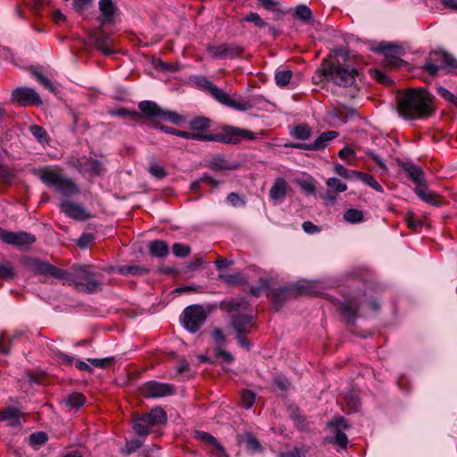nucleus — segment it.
I'll return each instance as SVG.
<instances>
[{
	"instance_id": "obj_1",
	"label": "nucleus",
	"mask_w": 457,
	"mask_h": 457,
	"mask_svg": "<svg viewBox=\"0 0 457 457\" xmlns=\"http://www.w3.org/2000/svg\"><path fill=\"white\" fill-rule=\"evenodd\" d=\"M397 112L405 120H424L436 111L434 96L425 88H409L399 92Z\"/></svg>"
},
{
	"instance_id": "obj_2",
	"label": "nucleus",
	"mask_w": 457,
	"mask_h": 457,
	"mask_svg": "<svg viewBox=\"0 0 457 457\" xmlns=\"http://www.w3.org/2000/svg\"><path fill=\"white\" fill-rule=\"evenodd\" d=\"M221 309L231 316V327L237 334H249L255 326L250 312L249 303L245 300H232L221 303Z\"/></svg>"
},
{
	"instance_id": "obj_3",
	"label": "nucleus",
	"mask_w": 457,
	"mask_h": 457,
	"mask_svg": "<svg viewBox=\"0 0 457 457\" xmlns=\"http://www.w3.org/2000/svg\"><path fill=\"white\" fill-rule=\"evenodd\" d=\"M319 71L325 79L331 80L339 87L353 86L359 74L355 68L341 64L336 59L323 60Z\"/></svg>"
},
{
	"instance_id": "obj_4",
	"label": "nucleus",
	"mask_w": 457,
	"mask_h": 457,
	"mask_svg": "<svg viewBox=\"0 0 457 457\" xmlns=\"http://www.w3.org/2000/svg\"><path fill=\"white\" fill-rule=\"evenodd\" d=\"M35 174L47 187H54L64 196H71L79 193L75 183L62 176V169L58 167L46 166L35 171Z\"/></svg>"
},
{
	"instance_id": "obj_5",
	"label": "nucleus",
	"mask_w": 457,
	"mask_h": 457,
	"mask_svg": "<svg viewBox=\"0 0 457 457\" xmlns=\"http://www.w3.org/2000/svg\"><path fill=\"white\" fill-rule=\"evenodd\" d=\"M64 281L72 284L82 292L95 293L101 288L102 281L98 275L91 270L89 266L74 265L71 272H67Z\"/></svg>"
},
{
	"instance_id": "obj_6",
	"label": "nucleus",
	"mask_w": 457,
	"mask_h": 457,
	"mask_svg": "<svg viewBox=\"0 0 457 457\" xmlns=\"http://www.w3.org/2000/svg\"><path fill=\"white\" fill-rule=\"evenodd\" d=\"M255 138L256 135L254 132L234 126H225L220 133L204 134V142H220L233 145L238 144L242 139L254 140Z\"/></svg>"
},
{
	"instance_id": "obj_7",
	"label": "nucleus",
	"mask_w": 457,
	"mask_h": 457,
	"mask_svg": "<svg viewBox=\"0 0 457 457\" xmlns=\"http://www.w3.org/2000/svg\"><path fill=\"white\" fill-rule=\"evenodd\" d=\"M141 115L144 118L154 119L158 118L172 124L179 125L184 121V117L176 112L164 110L156 103L152 101H142L138 104Z\"/></svg>"
},
{
	"instance_id": "obj_8",
	"label": "nucleus",
	"mask_w": 457,
	"mask_h": 457,
	"mask_svg": "<svg viewBox=\"0 0 457 457\" xmlns=\"http://www.w3.org/2000/svg\"><path fill=\"white\" fill-rule=\"evenodd\" d=\"M207 318L204 307L193 304L185 308L181 315V322L186 329L191 333L197 332L204 324Z\"/></svg>"
},
{
	"instance_id": "obj_9",
	"label": "nucleus",
	"mask_w": 457,
	"mask_h": 457,
	"mask_svg": "<svg viewBox=\"0 0 457 457\" xmlns=\"http://www.w3.org/2000/svg\"><path fill=\"white\" fill-rule=\"evenodd\" d=\"M375 51L385 57L384 62L386 66L399 67L404 63V61L402 59L404 52L400 46L380 43L375 47Z\"/></svg>"
},
{
	"instance_id": "obj_10",
	"label": "nucleus",
	"mask_w": 457,
	"mask_h": 457,
	"mask_svg": "<svg viewBox=\"0 0 457 457\" xmlns=\"http://www.w3.org/2000/svg\"><path fill=\"white\" fill-rule=\"evenodd\" d=\"M209 94L219 103L237 111H248L253 107V104L251 102L243 99H234L223 89L215 85L211 87Z\"/></svg>"
},
{
	"instance_id": "obj_11",
	"label": "nucleus",
	"mask_w": 457,
	"mask_h": 457,
	"mask_svg": "<svg viewBox=\"0 0 457 457\" xmlns=\"http://www.w3.org/2000/svg\"><path fill=\"white\" fill-rule=\"evenodd\" d=\"M140 394L146 398H159L174 394V386L168 383L149 381L139 387Z\"/></svg>"
},
{
	"instance_id": "obj_12",
	"label": "nucleus",
	"mask_w": 457,
	"mask_h": 457,
	"mask_svg": "<svg viewBox=\"0 0 457 457\" xmlns=\"http://www.w3.org/2000/svg\"><path fill=\"white\" fill-rule=\"evenodd\" d=\"M243 51V47L237 44L211 45L206 48L208 55L212 59H233L240 56Z\"/></svg>"
},
{
	"instance_id": "obj_13",
	"label": "nucleus",
	"mask_w": 457,
	"mask_h": 457,
	"mask_svg": "<svg viewBox=\"0 0 457 457\" xmlns=\"http://www.w3.org/2000/svg\"><path fill=\"white\" fill-rule=\"evenodd\" d=\"M12 101L19 104L21 106L42 104L39 95L30 87H18L12 93Z\"/></svg>"
},
{
	"instance_id": "obj_14",
	"label": "nucleus",
	"mask_w": 457,
	"mask_h": 457,
	"mask_svg": "<svg viewBox=\"0 0 457 457\" xmlns=\"http://www.w3.org/2000/svg\"><path fill=\"white\" fill-rule=\"evenodd\" d=\"M0 239L8 244L16 246L30 245L36 241L35 236L20 231L11 232L0 228Z\"/></svg>"
},
{
	"instance_id": "obj_15",
	"label": "nucleus",
	"mask_w": 457,
	"mask_h": 457,
	"mask_svg": "<svg viewBox=\"0 0 457 457\" xmlns=\"http://www.w3.org/2000/svg\"><path fill=\"white\" fill-rule=\"evenodd\" d=\"M29 266L31 270L37 274L50 275L59 279L67 278V271L61 270L50 263L41 262L37 259L30 261Z\"/></svg>"
},
{
	"instance_id": "obj_16",
	"label": "nucleus",
	"mask_w": 457,
	"mask_h": 457,
	"mask_svg": "<svg viewBox=\"0 0 457 457\" xmlns=\"http://www.w3.org/2000/svg\"><path fill=\"white\" fill-rule=\"evenodd\" d=\"M337 137L338 132L335 130L325 131L321 133L313 143H296L293 144L292 146L299 149L317 151L325 148L330 141Z\"/></svg>"
},
{
	"instance_id": "obj_17",
	"label": "nucleus",
	"mask_w": 457,
	"mask_h": 457,
	"mask_svg": "<svg viewBox=\"0 0 457 457\" xmlns=\"http://www.w3.org/2000/svg\"><path fill=\"white\" fill-rule=\"evenodd\" d=\"M328 426L335 431L336 444L338 445L341 448L345 449L347 447L348 438L343 430L349 428L346 420L342 417H337L330 420L328 423Z\"/></svg>"
},
{
	"instance_id": "obj_18",
	"label": "nucleus",
	"mask_w": 457,
	"mask_h": 457,
	"mask_svg": "<svg viewBox=\"0 0 457 457\" xmlns=\"http://www.w3.org/2000/svg\"><path fill=\"white\" fill-rule=\"evenodd\" d=\"M61 209L68 217L77 220H85L89 218V215L81 205L71 201L62 202Z\"/></svg>"
},
{
	"instance_id": "obj_19",
	"label": "nucleus",
	"mask_w": 457,
	"mask_h": 457,
	"mask_svg": "<svg viewBox=\"0 0 457 457\" xmlns=\"http://www.w3.org/2000/svg\"><path fill=\"white\" fill-rule=\"evenodd\" d=\"M359 303L356 298H349L341 303V313L347 323H353L358 316Z\"/></svg>"
},
{
	"instance_id": "obj_20",
	"label": "nucleus",
	"mask_w": 457,
	"mask_h": 457,
	"mask_svg": "<svg viewBox=\"0 0 457 457\" xmlns=\"http://www.w3.org/2000/svg\"><path fill=\"white\" fill-rule=\"evenodd\" d=\"M154 427L145 415L133 414L132 428L139 436H146Z\"/></svg>"
},
{
	"instance_id": "obj_21",
	"label": "nucleus",
	"mask_w": 457,
	"mask_h": 457,
	"mask_svg": "<svg viewBox=\"0 0 457 457\" xmlns=\"http://www.w3.org/2000/svg\"><path fill=\"white\" fill-rule=\"evenodd\" d=\"M402 168L407 173L408 177L416 184V187L424 185V172L420 167L407 162L402 164Z\"/></svg>"
},
{
	"instance_id": "obj_22",
	"label": "nucleus",
	"mask_w": 457,
	"mask_h": 457,
	"mask_svg": "<svg viewBox=\"0 0 457 457\" xmlns=\"http://www.w3.org/2000/svg\"><path fill=\"white\" fill-rule=\"evenodd\" d=\"M287 183L284 179H277L270 190V196L275 201H281L286 198L287 191Z\"/></svg>"
},
{
	"instance_id": "obj_23",
	"label": "nucleus",
	"mask_w": 457,
	"mask_h": 457,
	"mask_svg": "<svg viewBox=\"0 0 457 457\" xmlns=\"http://www.w3.org/2000/svg\"><path fill=\"white\" fill-rule=\"evenodd\" d=\"M416 195L424 202L432 205H440L441 198L438 195L427 189L425 185L414 188Z\"/></svg>"
},
{
	"instance_id": "obj_24",
	"label": "nucleus",
	"mask_w": 457,
	"mask_h": 457,
	"mask_svg": "<svg viewBox=\"0 0 457 457\" xmlns=\"http://www.w3.org/2000/svg\"><path fill=\"white\" fill-rule=\"evenodd\" d=\"M99 10L102 13L104 23H111L113 21L116 7L112 0H100Z\"/></svg>"
},
{
	"instance_id": "obj_25",
	"label": "nucleus",
	"mask_w": 457,
	"mask_h": 457,
	"mask_svg": "<svg viewBox=\"0 0 457 457\" xmlns=\"http://www.w3.org/2000/svg\"><path fill=\"white\" fill-rule=\"evenodd\" d=\"M96 46L97 49L103 52L104 55L112 54L113 50L112 39L104 33H100L96 38Z\"/></svg>"
},
{
	"instance_id": "obj_26",
	"label": "nucleus",
	"mask_w": 457,
	"mask_h": 457,
	"mask_svg": "<svg viewBox=\"0 0 457 457\" xmlns=\"http://www.w3.org/2000/svg\"><path fill=\"white\" fill-rule=\"evenodd\" d=\"M145 416L154 428L164 424L167 420L165 411L159 406L153 408L150 412L145 414Z\"/></svg>"
},
{
	"instance_id": "obj_27",
	"label": "nucleus",
	"mask_w": 457,
	"mask_h": 457,
	"mask_svg": "<svg viewBox=\"0 0 457 457\" xmlns=\"http://www.w3.org/2000/svg\"><path fill=\"white\" fill-rule=\"evenodd\" d=\"M160 129L162 131H164L165 133L173 134V135H176L178 137H183L186 139L204 141V134L203 133L179 130L174 128L168 127V126H161Z\"/></svg>"
},
{
	"instance_id": "obj_28",
	"label": "nucleus",
	"mask_w": 457,
	"mask_h": 457,
	"mask_svg": "<svg viewBox=\"0 0 457 457\" xmlns=\"http://www.w3.org/2000/svg\"><path fill=\"white\" fill-rule=\"evenodd\" d=\"M149 252L154 257L163 258L168 255L169 245L162 240H154L149 244Z\"/></svg>"
},
{
	"instance_id": "obj_29",
	"label": "nucleus",
	"mask_w": 457,
	"mask_h": 457,
	"mask_svg": "<svg viewBox=\"0 0 457 457\" xmlns=\"http://www.w3.org/2000/svg\"><path fill=\"white\" fill-rule=\"evenodd\" d=\"M208 168L218 171V170H228L237 168L236 165L230 164L223 156L216 155L213 156L209 162Z\"/></svg>"
},
{
	"instance_id": "obj_30",
	"label": "nucleus",
	"mask_w": 457,
	"mask_h": 457,
	"mask_svg": "<svg viewBox=\"0 0 457 457\" xmlns=\"http://www.w3.org/2000/svg\"><path fill=\"white\" fill-rule=\"evenodd\" d=\"M211 127V120L206 117H196L189 121V128L192 132L205 134Z\"/></svg>"
},
{
	"instance_id": "obj_31",
	"label": "nucleus",
	"mask_w": 457,
	"mask_h": 457,
	"mask_svg": "<svg viewBox=\"0 0 457 457\" xmlns=\"http://www.w3.org/2000/svg\"><path fill=\"white\" fill-rule=\"evenodd\" d=\"M85 403V397L82 394L74 393L69 395L64 401L63 405L67 411L81 407Z\"/></svg>"
},
{
	"instance_id": "obj_32",
	"label": "nucleus",
	"mask_w": 457,
	"mask_h": 457,
	"mask_svg": "<svg viewBox=\"0 0 457 457\" xmlns=\"http://www.w3.org/2000/svg\"><path fill=\"white\" fill-rule=\"evenodd\" d=\"M354 178L360 179L366 185L370 186L378 192H383V187L377 182V180L370 174L361 171H352Z\"/></svg>"
},
{
	"instance_id": "obj_33",
	"label": "nucleus",
	"mask_w": 457,
	"mask_h": 457,
	"mask_svg": "<svg viewBox=\"0 0 457 457\" xmlns=\"http://www.w3.org/2000/svg\"><path fill=\"white\" fill-rule=\"evenodd\" d=\"M21 415V413L18 409L9 407L0 411V421L8 420L13 425L19 422Z\"/></svg>"
},
{
	"instance_id": "obj_34",
	"label": "nucleus",
	"mask_w": 457,
	"mask_h": 457,
	"mask_svg": "<svg viewBox=\"0 0 457 457\" xmlns=\"http://www.w3.org/2000/svg\"><path fill=\"white\" fill-rule=\"evenodd\" d=\"M119 273L122 275L140 276L149 272L148 269L139 265H124L119 267Z\"/></svg>"
},
{
	"instance_id": "obj_35",
	"label": "nucleus",
	"mask_w": 457,
	"mask_h": 457,
	"mask_svg": "<svg viewBox=\"0 0 457 457\" xmlns=\"http://www.w3.org/2000/svg\"><path fill=\"white\" fill-rule=\"evenodd\" d=\"M239 441L245 443L246 448L252 453L262 451V445L253 434H245L244 437L239 436Z\"/></svg>"
},
{
	"instance_id": "obj_36",
	"label": "nucleus",
	"mask_w": 457,
	"mask_h": 457,
	"mask_svg": "<svg viewBox=\"0 0 457 457\" xmlns=\"http://www.w3.org/2000/svg\"><path fill=\"white\" fill-rule=\"evenodd\" d=\"M292 135L297 139L306 140L311 137L312 129L307 124H299L295 127Z\"/></svg>"
},
{
	"instance_id": "obj_37",
	"label": "nucleus",
	"mask_w": 457,
	"mask_h": 457,
	"mask_svg": "<svg viewBox=\"0 0 457 457\" xmlns=\"http://www.w3.org/2000/svg\"><path fill=\"white\" fill-rule=\"evenodd\" d=\"M219 278L226 282L228 285L238 286L246 282L245 278L240 273L234 274H220Z\"/></svg>"
},
{
	"instance_id": "obj_38",
	"label": "nucleus",
	"mask_w": 457,
	"mask_h": 457,
	"mask_svg": "<svg viewBox=\"0 0 457 457\" xmlns=\"http://www.w3.org/2000/svg\"><path fill=\"white\" fill-rule=\"evenodd\" d=\"M30 133L37 139V141L41 144L48 143L49 137L46 130L38 125H31L29 126Z\"/></svg>"
},
{
	"instance_id": "obj_39",
	"label": "nucleus",
	"mask_w": 457,
	"mask_h": 457,
	"mask_svg": "<svg viewBox=\"0 0 457 457\" xmlns=\"http://www.w3.org/2000/svg\"><path fill=\"white\" fill-rule=\"evenodd\" d=\"M436 61L440 62L442 65L451 69L457 68V60L452 54L447 53H441L436 54Z\"/></svg>"
},
{
	"instance_id": "obj_40",
	"label": "nucleus",
	"mask_w": 457,
	"mask_h": 457,
	"mask_svg": "<svg viewBox=\"0 0 457 457\" xmlns=\"http://www.w3.org/2000/svg\"><path fill=\"white\" fill-rule=\"evenodd\" d=\"M344 219L350 223H359L363 220V212L361 210L351 208L345 212Z\"/></svg>"
},
{
	"instance_id": "obj_41",
	"label": "nucleus",
	"mask_w": 457,
	"mask_h": 457,
	"mask_svg": "<svg viewBox=\"0 0 457 457\" xmlns=\"http://www.w3.org/2000/svg\"><path fill=\"white\" fill-rule=\"evenodd\" d=\"M295 15L301 21L307 22L312 18V12L308 6L300 4L296 6Z\"/></svg>"
},
{
	"instance_id": "obj_42",
	"label": "nucleus",
	"mask_w": 457,
	"mask_h": 457,
	"mask_svg": "<svg viewBox=\"0 0 457 457\" xmlns=\"http://www.w3.org/2000/svg\"><path fill=\"white\" fill-rule=\"evenodd\" d=\"M292 295V292L287 288H278L275 291L272 299L275 304L281 305L286 302Z\"/></svg>"
},
{
	"instance_id": "obj_43",
	"label": "nucleus",
	"mask_w": 457,
	"mask_h": 457,
	"mask_svg": "<svg viewBox=\"0 0 457 457\" xmlns=\"http://www.w3.org/2000/svg\"><path fill=\"white\" fill-rule=\"evenodd\" d=\"M292 79V71L289 70L279 71L275 75L276 83L278 87H286Z\"/></svg>"
},
{
	"instance_id": "obj_44",
	"label": "nucleus",
	"mask_w": 457,
	"mask_h": 457,
	"mask_svg": "<svg viewBox=\"0 0 457 457\" xmlns=\"http://www.w3.org/2000/svg\"><path fill=\"white\" fill-rule=\"evenodd\" d=\"M212 338L216 345L215 348H222L227 344V338L224 335L223 331L219 328H215L212 332Z\"/></svg>"
},
{
	"instance_id": "obj_45",
	"label": "nucleus",
	"mask_w": 457,
	"mask_h": 457,
	"mask_svg": "<svg viewBox=\"0 0 457 457\" xmlns=\"http://www.w3.org/2000/svg\"><path fill=\"white\" fill-rule=\"evenodd\" d=\"M190 252L191 248L187 245L175 243L172 245V253L176 257H187V255H189Z\"/></svg>"
},
{
	"instance_id": "obj_46",
	"label": "nucleus",
	"mask_w": 457,
	"mask_h": 457,
	"mask_svg": "<svg viewBox=\"0 0 457 457\" xmlns=\"http://www.w3.org/2000/svg\"><path fill=\"white\" fill-rule=\"evenodd\" d=\"M256 395L251 390H244L241 394V402L245 409H250L255 402Z\"/></svg>"
},
{
	"instance_id": "obj_47",
	"label": "nucleus",
	"mask_w": 457,
	"mask_h": 457,
	"mask_svg": "<svg viewBox=\"0 0 457 457\" xmlns=\"http://www.w3.org/2000/svg\"><path fill=\"white\" fill-rule=\"evenodd\" d=\"M48 439L47 434L43 431L32 433L29 436V444L31 445H44Z\"/></svg>"
},
{
	"instance_id": "obj_48",
	"label": "nucleus",
	"mask_w": 457,
	"mask_h": 457,
	"mask_svg": "<svg viewBox=\"0 0 457 457\" xmlns=\"http://www.w3.org/2000/svg\"><path fill=\"white\" fill-rule=\"evenodd\" d=\"M308 450L303 447H295L292 450L280 453L278 457H306Z\"/></svg>"
},
{
	"instance_id": "obj_49",
	"label": "nucleus",
	"mask_w": 457,
	"mask_h": 457,
	"mask_svg": "<svg viewBox=\"0 0 457 457\" xmlns=\"http://www.w3.org/2000/svg\"><path fill=\"white\" fill-rule=\"evenodd\" d=\"M327 186L337 192V193H342V192H345L346 189H347V186L346 184L345 183H342L337 178H329L328 180H327Z\"/></svg>"
},
{
	"instance_id": "obj_50",
	"label": "nucleus",
	"mask_w": 457,
	"mask_h": 457,
	"mask_svg": "<svg viewBox=\"0 0 457 457\" xmlns=\"http://www.w3.org/2000/svg\"><path fill=\"white\" fill-rule=\"evenodd\" d=\"M14 276V270L10 263H0V278L9 280Z\"/></svg>"
},
{
	"instance_id": "obj_51",
	"label": "nucleus",
	"mask_w": 457,
	"mask_h": 457,
	"mask_svg": "<svg viewBox=\"0 0 457 457\" xmlns=\"http://www.w3.org/2000/svg\"><path fill=\"white\" fill-rule=\"evenodd\" d=\"M87 170L93 175H100L104 171V167L101 162L90 159L87 162Z\"/></svg>"
},
{
	"instance_id": "obj_52",
	"label": "nucleus",
	"mask_w": 457,
	"mask_h": 457,
	"mask_svg": "<svg viewBox=\"0 0 457 457\" xmlns=\"http://www.w3.org/2000/svg\"><path fill=\"white\" fill-rule=\"evenodd\" d=\"M91 367L104 369L107 367L112 361V358H88L87 360Z\"/></svg>"
},
{
	"instance_id": "obj_53",
	"label": "nucleus",
	"mask_w": 457,
	"mask_h": 457,
	"mask_svg": "<svg viewBox=\"0 0 457 457\" xmlns=\"http://www.w3.org/2000/svg\"><path fill=\"white\" fill-rule=\"evenodd\" d=\"M32 75L37 79V80L44 86L46 89L50 91H54V87L53 83L48 79L46 76L38 71H33Z\"/></svg>"
},
{
	"instance_id": "obj_54",
	"label": "nucleus",
	"mask_w": 457,
	"mask_h": 457,
	"mask_svg": "<svg viewBox=\"0 0 457 457\" xmlns=\"http://www.w3.org/2000/svg\"><path fill=\"white\" fill-rule=\"evenodd\" d=\"M244 21L253 22L259 28H263L267 25V23L256 12H250L247 16L244 18Z\"/></svg>"
},
{
	"instance_id": "obj_55",
	"label": "nucleus",
	"mask_w": 457,
	"mask_h": 457,
	"mask_svg": "<svg viewBox=\"0 0 457 457\" xmlns=\"http://www.w3.org/2000/svg\"><path fill=\"white\" fill-rule=\"evenodd\" d=\"M269 288V282L265 278H260L259 279V286L257 287H251L250 293L258 297L260 296L262 291L266 290Z\"/></svg>"
},
{
	"instance_id": "obj_56",
	"label": "nucleus",
	"mask_w": 457,
	"mask_h": 457,
	"mask_svg": "<svg viewBox=\"0 0 457 457\" xmlns=\"http://www.w3.org/2000/svg\"><path fill=\"white\" fill-rule=\"evenodd\" d=\"M338 156L346 162L347 164H352L353 160L351 158L354 159L355 153L352 148L349 147H344L341 149L338 153Z\"/></svg>"
},
{
	"instance_id": "obj_57",
	"label": "nucleus",
	"mask_w": 457,
	"mask_h": 457,
	"mask_svg": "<svg viewBox=\"0 0 457 457\" xmlns=\"http://www.w3.org/2000/svg\"><path fill=\"white\" fill-rule=\"evenodd\" d=\"M204 263V257H195L186 265V271H195Z\"/></svg>"
},
{
	"instance_id": "obj_58",
	"label": "nucleus",
	"mask_w": 457,
	"mask_h": 457,
	"mask_svg": "<svg viewBox=\"0 0 457 457\" xmlns=\"http://www.w3.org/2000/svg\"><path fill=\"white\" fill-rule=\"evenodd\" d=\"M196 438L212 446L218 442L213 436L204 431H196Z\"/></svg>"
},
{
	"instance_id": "obj_59",
	"label": "nucleus",
	"mask_w": 457,
	"mask_h": 457,
	"mask_svg": "<svg viewBox=\"0 0 457 457\" xmlns=\"http://www.w3.org/2000/svg\"><path fill=\"white\" fill-rule=\"evenodd\" d=\"M148 170L154 177L157 179H162L166 176V171L163 167L156 163L151 164Z\"/></svg>"
},
{
	"instance_id": "obj_60",
	"label": "nucleus",
	"mask_w": 457,
	"mask_h": 457,
	"mask_svg": "<svg viewBox=\"0 0 457 457\" xmlns=\"http://www.w3.org/2000/svg\"><path fill=\"white\" fill-rule=\"evenodd\" d=\"M142 444L143 442L140 439H133L131 441H129L126 443L123 453L129 454L135 452L136 450L139 449Z\"/></svg>"
},
{
	"instance_id": "obj_61",
	"label": "nucleus",
	"mask_w": 457,
	"mask_h": 457,
	"mask_svg": "<svg viewBox=\"0 0 457 457\" xmlns=\"http://www.w3.org/2000/svg\"><path fill=\"white\" fill-rule=\"evenodd\" d=\"M195 84L198 87L206 89L209 93L211 91V87L214 86V84L204 76L196 77Z\"/></svg>"
},
{
	"instance_id": "obj_62",
	"label": "nucleus",
	"mask_w": 457,
	"mask_h": 457,
	"mask_svg": "<svg viewBox=\"0 0 457 457\" xmlns=\"http://www.w3.org/2000/svg\"><path fill=\"white\" fill-rule=\"evenodd\" d=\"M214 353L216 357L221 358L224 361L228 363H231L234 361L233 355L230 353L223 350L222 348H215Z\"/></svg>"
},
{
	"instance_id": "obj_63",
	"label": "nucleus",
	"mask_w": 457,
	"mask_h": 457,
	"mask_svg": "<svg viewBox=\"0 0 457 457\" xmlns=\"http://www.w3.org/2000/svg\"><path fill=\"white\" fill-rule=\"evenodd\" d=\"M334 171L340 177L345 179H351L354 177L352 173L353 170H346L343 165L337 163L334 166Z\"/></svg>"
},
{
	"instance_id": "obj_64",
	"label": "nucleus",
	"mask_w": 457,
	"mask_h": 457,
	"mask_svg": "<svg viewBox=\"0 0 457 457\" xmlns=\"http://www.w3.org/2000/svg\"><path fill=\"white\" fill-rule=\"evenodd\" d=\"M405 220L408 227L414 231L422 227V222L419 220H415L412 213H408Z\"/></svg>"
}]
</instances>
